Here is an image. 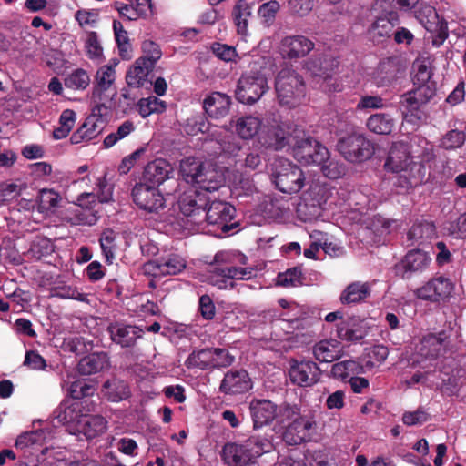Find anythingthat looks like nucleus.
Here are the masks:
<instances>
[{
	"label": "nucleus",
	"mask_w": 466,
	"mask_h": 466,
	"mask_svg": "<svg viewBox=\"0 0 466 466\" xmlns=\"http://www.w3.org/2000/svg\"><path fill=\"white\" fill-rule=\"evenodd\" d=\"M388 348L383 345H373L365 348L361 355L359 357V363L361 370L363 368L371 369L377 364L382 363L388 357Z\"/></svg>",
	"instance_id": "nucleus-35"
},
{
	"label": "nucleus",
	"mask_w": 466,
	"mask_h": 466,
	"mask_svg": "<svg viewBox=\"0 0 466 466\" xmlns=\"http://www.w3.org/2000/svg\"><path fill=\"white\" fill-rule=\"evenodd\" d=\"M223 174L213 165L204 163L198 176V180L193 184L192 188L199 189L203 192H214L218 190L224 184Z\"/></svg>",
	"instance_id": "nucleus-25"
},
{
	"label": "nucleus",
	"mask_w": 466,
	"mask_h": 466,
	"mask_svg": "<svg viewBox=\"0 0 466 466\" xmlns=\"http://www.w3.org/2000/svg\"><path fill=\"white\" fill-rule=\"evenodd\" d=\"M103 123L104 120L102 119V116L92 112V114L86 118L85 122L80 127L83 128L86 139L90 141L96 137L101 133Z\"/></svg>",
	"instance_id": "nucleus-54"
},
{
	"label": "nucleus",
	"mask_w": 466,
	"mask_h": 466,
	"mask_svg": "<svg viewBox=\"0 0 466 466\" xmlns=\"http://www.w3.org/2000/svg\"><path fill=\"white\" fill-rule=\"evenodd\" d=\"M98 89L97 86H95L92 92V100L96 103V106L93 107L92 112L99 114V116L103 115V110H107L111 106V101L113 97L116 95V91L114 87L106 88V89H99L98 93L96 91Z\"/></svg>",
	"instance_id": "nucleus-41"
},
{
	"label": "nucleus",
	"mask_w": 466,
	"mask_h": 466,
	"mask_svg": "<svg viewBox=\"0 0 466 466\" xmlns=\"http://www.w3.org/2000/svg\"><path fill=\"white\" fill-rule=\"evenodd\" d=\"M338 65L339 61L336 58L313 56L305 61L304 68L310 73L312 76L327 79L330 76L331 72Z\"/></svg>",
	"instance_id": "nucleus-29"
},
{
	"label": "nucleus",
	"mask_w": 466,
	"mask_h": 466,
	"mask_svg": "<svg viewBox=\"0 0 466 466\" xmlns=\"http://www.w3.org/2000/svg\"><path fill=\"white\" fill-rule=\"evenodd\" d=\"M315 47V43L303 35H290L282 38L280 53L283 58L298 60L307 56Z\"/></svg>",
	"instance_id": "nucleus-18"
},
{
	"label": "nucleus",
	"mask_w": 466,
	"mask_h": 466,
	"mask_svg": "<svg viewBox=\"0 0 466 466\" xmlns=\"http://www.w3.org/2000/svg\"><path fill=\"white\" fill-rule=\"evenodd\" d=\"M137 107L139 115L143 118H146L155 113H163L167 108V104L165 101L150 96L148 97L139 99L137 104Z\"/></svg>",
	"instance_id": "nucleus-43"
},
{
	"label": "nucleus",
	"mask_w": 466,
	"mask_h": 466,
	"mask_svg": "<svg viewBox=\"0 0 466 466\" xmlns=\"http://www.w3.org/2000/svg\"><path fill=\"white\" fill-rule=\"evenodd\" d=\"M275 90L279 105L289 108L298 106L306 97V85L302 76L289 67L282 68L278 73Z\"/></svg>",
	"instance_id": "nucleus-2"
},
{
	"label": "nucleus",
	"mask_w": 466,
	"mask_h": 466,
	"mask_svg": "<svg viewBox=\"0 0 466 466\" xmlns=\"http://www.w3.org/2000/svg\"><path fill=\"white\" fill-rule=\"evenodd\" d=\"M236 216V208L228 202L215 200L210 201L204 216V225L210 226L214 229H220L222 233H229L238 226V222H232Z\"/></svg>",
	"instance_id": "nucleus-9"
},
{
	"label": "nucleus",
	"mask_w": 466,
	"mask_h": 466,
	"mask_svg": "<svg viewBox=\"0 0 466 466\" xmlns=\"http://www.w3.org/2000/svg\"><path fill=\"white\" fill-rule=\"evenodd\" d=\"M213 364L211 347L194 350L185 361V365L187 369H198L201 370H212Z\"/></svg>",
	"instance_id": "nucleus-36"
},
{
	"label": "nucleus",
	"mask_w": 466,
	"mask_h": 466,
	"mask_svg": "<svg viewBox=\"0 0 466 466\" xmlns=\"http://www.w3.org/2000/svg\"><path fill=\"white\" fill-rule=\"evenodd\" d=\"M277 284L282 287H296L302 284V269L300 267H294L283 273H279Z\"/></svg>",
	"instance_id": "nucleus-57"
},
{
	"label": "nucleus",
	"mask_w": 466,
	"mask_h": 466,
	"mask_svg": "<svg viewBox=\"0 0 466 466\" xmlns=\"http://www.w3.org/2000/svg\"><path fill=\"white\" fill-rule=\"evenodd\" d=\"M95 390L94 386L86 380H76L68 387V394L75 400L92 396Z\"/></svg>",
	"instance_id": "nucleus-56"
},
{
	"label": "nucleus",
	"mask_w": 466,
	"mask_h": 466,
	"mask_svg": "<svg viewBox=\"0 0 466 466\" xmlns=\"http://www.w3.org/2000/svg\"><path fill=\"white\" fill-rule=\"evenodd\" d=\"M300 414L302 413L299 404L284 401L278 406V417L282 423L293 421Z\"/></svg>",
	"instance_id": "nucleus-60"
},
{
	"label": "nucleus",
	"mask_w": 466,
	"mask_h": 466,
	"mask_svg": "<svg viewBox=\"0 0 466 466\" xmlns=\"http://www.w3.org/2000/svg\"><path fill=\"white\" fill-rule=\"evenodd\" d=\"M289 374L292 384L299 387H309L319 380L321 370L317 363L312 360L298 361L293 360Z\"/></svg>",
	"instance_id": "nucleus-16"
},
{
	"label": "nucleus",
	"mask_w": 466,
	"mask_h": 466,
	"mask_svg": "<svg viewBox=\"0 0 466 466\" xmlns=\"http://www.w3.org/2000/svg\"><path fill=\"white\" fill-rule=\"evenodd\" d=\"M173 171V167L167 160L157 158L144 167L140 182L157 187L171 177Z\"/></svg>",
	"instance_id": "nucleus-24"
},
{
	"label": "nucleus",
	"mask_w": 466,
	"mask_h": 466,
	"mask_svg": "<svg viewBox=\"0 0 466 466\" xmlns=\"http://www.w3.org/2000/svg\"><path fill=\"white\" fill-rule=\"evenodd\" d=\"M376 282H351V303L365 301L371 295V287Z\"/></svg>",
	"instance_id": "nucleus-59"
},
{
	"label": "nucleus",
	"mask_w": 466,
	"mask_h": 466,
	"mask_svg": "<svg viewBox=\"0 0 466 466\" xmlns=\"http://www.w3.org/2000/svg\"><path fill=\"white\" fill-rule=\"evenodd\" d=\"M115 69L111 66H103L96 72V84L98 86L97 90H105L112 87V84L115 80ZM98 91H96V94Z\"/></svg>",
	"instance_id": "nucleus-61"
},
{
	"label": "nucleus",
	"mask_w": 466,
	"mask_h": 466,
	"mask_svg": "<svg viewBox=\"0 0 466 466\" xmlns=\"http://www.w3.org/2000/svg\"><path fill=\"white\" fill-rule=\"evenodd\" d=\"M46 431L43 430L26 431L20 434L15 446L22 451L25 466H38L46 461V454L49 451L48 447L44 446L46 441Z\"/></svg>",
	"instance_id": "nucleus-5"
},
{
	"label": "nucleus",
	"mask_w": 466,
	"mask_h": 466,
	"mask_svg": "<svg viewBox=\"0 0 466 466\" xmlns=\"http://www.w3.org/2000/svg\"><path fill=\"white\" fill-rule=\"evenodd\" d=\"M107 429V420L101 415H85L77 422V431L87 440L95 439Z\"/></svg>",
	"instance_id": "nucleus-30"
},
{
	"label": "nucleus",
	"mask_w": 466,
	"mask_h": 466,
	"mask_svg": "<svg viewBox=\"0 0 466 466\" xmlns=\"http://www.w3.org/2000/svg\"><path fill=\"white\" fill-rule=\"evenodd\" d=\"M163 276L176 275L186 268V261L178 255L171 254L165 258H159Z\"/></svg>",
	"instance_id": "nucleus-53"
},
{
	"label": "nucleus",
	"mask_w": 466,
	"mask_h": 466,
	"mask_svg": "<svg viewBox=\"0 0 466 466\" xmlns=\"http://www.w3.org/2000/svg\"><path fill=\"white\" fill-rule=\"evenodd\" d=\"M253 430L270 425L278 417V405L266 399H253L248 406Z\"/></svg>",
	"instance_id": "nucleus-19"
},
{
	"label": "nucleus",
	"mask_w": 466,
	"mask_h": 466,
	"mask_svg": "<svg viewBox=\"0 0 466 466\" xmlns=\"http://www.w3.org/2000/svg\"><path fill=\"white\" fill-rule=\"evenodd\" d=\"M466 142V133L458 129L447 131L440 139L439 147L446 151L461 148Z\"/></svg>",
	"instance_id": "nucleus-46"
},
{
	"label": "nucleus",
	"mask_w": 466,
	"mask_h": 466,
	"mask_svg": "<svg viewBox=\"0 0 466 466\" xmlns=\"http://www.w3.org/2000/svg\"><path fill=\"white\" fill-rule=\"evenodd\" d=\"M299 127L287 123L265 126L258 134V143L266 150L282 151L291 148Z\"/></svg>",
	"instance_id": "nucleus-6"
},
{
	"label": "nucleus",
	"mask_w": 466,
	"mask_h": 466,
	"mask_svg": "<svg viewBox=\"0 0 466 466\" xmlns=\"http://www.w3.org/2000/svg\"><path fill=\"white\" fill-rule=\"evenodd\" d=\"M54 251V245L52 241L46 237H36L31 243L28 250L33 258L37 260L47 257Z\"/></svg>",
	"instance_id": "nucleus-51"
},
{
	"label": "nucleus",
	"mask_w": 466,
	"mask_h": 466,
	"mask_svg": "<svg viewBox=\"0 0 466 466\" xmlns=\"http://www.w3.org/2000/svg\"><path fill=\"white\" fill-rule=\"evenodd\" d=\"M89 83V75L82 68L72 71L64 79L65 86L73 90H85Z\"/></svg>",
	"instance_id": "nucleus-48"
},
{
	"label": "nucleus",
	"mask_w": 466,
	"mask_h": 466,
	"mask_svg": "<svg viewBox=\"0 0 466 466\" xmlns=\"http://www.w3.org/2000/svg\"><path fill=\"white\" fill-rule=\"evenodd\" d=\"M110 365V358L106 352H93L78 361L77 371L81 375L96 374Z\"/></svg>",
	"instance_id": "nucleus-28"
},
{
	"label": "nucleus",
	"mask_w": 466,
	"mask_h": 466,
	"mask_svg": "<svg viewBox=\"0 0 466 466\" xmlns=\"http://www.w3.org/2000/svg\"><path fill=\"white\" fill-rule=\"evenodd\" d=\"M399 72L395 59L387 58L380 63L377 71V79L380 86H389L397 78Z\"/></svg>",
	"instance_id": "nucleus-45"
},
{
	"label": "nucleus",
	"mask_w": 466,
	"mask_h": 466,
	"mask_svg": "<svg viewBox=\"0 0 466 466\" xmlns=\"http://www.w3.org/2000/svg\"><path fill=\"white\" fill-rule=\"evenodd\" d=\"M313 355L319 362H332L342 355L341 343L335 339H324L313 347Z\"/></svg>",
	"instance_id": "nucleus-32"
},
{
	"label": "nucleus",
	"mask_w": 466,
	"mask_h": 466,
	"mask_svg": "<svg viewBox=\"0 0 466 466\" xmlns=\"http://www.w3.org/2000/svg\"><path fill=\"white\" fill-rule=\"evenodd\" d=\"M252 381L244 369L228 370L219 385V392L224 395H238L252 389Z\"/></svg>",
	"instance_id": "nucleus-20"
},
{
	"label": "nucleus",
	"mask_w": 466,
	"mask_h": 466,
	"mask_svg": "<svg viewBox=\"0 0 466 466\" xmlns=\"http://www.w3.org/2000/svg\"><path fill=\"white\" fill-rule=\"evenodd\" d=\"M60 200V195L54 189L44 188L39 192V206L45 210L57 207Z\"/></svg>",
	"instance_id": "nucleus-63"
},
{
	"label": "nucleus",
	"mask_w": 466,
	"mask_h": 466,
	"mask_svg": "<svg viewBox=\"0 0 466 466\" xmlns=\"http://www.w3.org/2000/svg\"><path fill=\"white\" fill-rule=\"evenodd\" d=\"M251 15V7L245 0H238L233 7L232 16L237 26L238 33L245 35L248 32V18Z\"/></svg>",
	"instance_id": "nucleus-39"
},
{
	"label": "nucleus",
	"mask_w": 466,
	"mask_h": 466,
	"mask_svg": "<svg viewBox=\"0 0 466 466\" xmlns=\"http://www.w3.org/2000/svg\"><path fill=\"white\" fill-rule=\"evenodd\" d=\"M273 449L270 439L252 435L246 440L226 442L221 450V459L227 466H252L257 460Z\"/></svg>",
	"instance_id": "nucleus-1"
},
{
	"label": "nucleus",
	"mask_w": 466,
	"mask_h": 466,
	"mask_svg": "<svg viewBox=\"0 0 466 466\" xmlns=\"http://www.w3.org/2000/svg\"><path fill=\"white\" fill-rule=\"evenodd\" d=\"M131 196L134 203L147 213L158 214L166 207V200L160 190L143 182L136 183Z\"/></svg>",
	"instance_id": "nucleus-11"
},
{
	"label": "nucleus",
	"mask_w": 466,
	"mask_h": 466,
	"mask_svg": "<svg viewBox=\"0 0 466 466\" xmlns=\"http://www.w3.org/2000/svg\"><path fill=\"white\" fill-rule=\"evenodd\" d=\"M116 238L117 234L110 228L105 229L100 236V247L107 264H112L115 259V254L117 249Z\"/></svg>",
	"instance_id": "nucleus-44"
},
{
	"label": "nucleus",
	"mask_w": 466,
	"mask_h": 466,
	"mask_svg": "<svg viewBox=\"0 0 466 466\" xmlns=\"http://www.w3.org/2000/svg\"><path fill=\"white\" fill-rule=\"evenodd\" d=\"M317 423L313 414L303 412L290 421L283 432V441L289 445H298L309 441Z\"/></svg>",
	"instance_id": "nucleus-12"
},
{
	"label": "nucleus",
	"mask_w": 466,
	"mask_h": 466,
	"mask_svg": "<svg viewBox=\"0 0 466 466\" xmlns=\"http://www.w3.org/2000/svg\"><path fill=\"white\" fill-rule=\"evenodd\" d=\"M431 262V256L420 249H411L401 259L397 269L401 271L402 279H410L415 273L426 270Z\"/></svg>",
	"instance_id": "nucleus-23"
},
{
	"label": "nucleus",
	"mask_w": 466,
	"mask_h": 466,
	"mask_svg": "<svg viewBox=\"0 0 466 466\" xmlns=\"http://www.w3.org/2000/svg\"><path fill=\"white\" fill-rule=\"evenodd\" d=\"M212 53L220 60L225 62H232L235 61L238 56V53L234 46L221 44V43H213L211 46Z\"/></svg>",
	"instance_id": "nucleus-64"
},
{
	"label": "nucleus",
	"mask_w": 466,
	"mask_h": 466,
	"mask_svg": "<svg viewBox=\"0 0 466 466\" xmlns=\"http://www.w3.org/2000/svg\"><path fill=\"white\" fill-rule=\"evenodd\" d=\"M213 370H221L230 367L235 362V356L223 348H212Z\"/></svg>",
	"instance_id": "nucleus-58"
},
{
	"label": "nucleus",
	"mask_w": 466,
	"mask_h": 466,
	"mask_svg": "<svg viewBox=\"0 0 466 466\" xmlns=\"http://www.w3.org/2000/svg\"><path fill=\"white\" fill-rule=\"evenodd\" d=\"M106 331L113 343L121 349L133 350L137 341L143 339L144 329L138 326L127 324L124 321H114L108 324Z\"/></svg>",
	"instance_id": "nucleus-13"
},
{
	"label": "nucleus",
	"mask_w": 466,
	"mask_h": 466,
	"mask_svg": "<svg viewBox=\"0 0 466 466\" xmlns=\"http://www.w3.org/2000/svg\"><path fill=\"white\" fill-rule=\"evenodd\" d=\"M381 14L377 16L371 25L370 34L377 41H382L384 38H390L393 35V28L400 22V15L397 9L380 7Z\"/></svg>",
	"instance_id": "nucleus-21"
},
{
	"label": "nucleus",
	"mask_w": 466,
	"mask_h": 466,
	"mask_svg": "<svg viewBox=\"0 0 466 466\" xmlns=\"http://www.w3.org/2000/svg\"><path fill=\"white\" fill-rule=\"evenodd\" d=\"M374 154V145L363 135L351 132V157L357 162L370 159Z\"/></svg>",
	"instance_id": "nucleus-34"
},
{
	"label": "nucleus",
	"mask_w": 466,
	"mask_h": 466,
	"mask_svg": "<svg viewBox=\"0 0 466 466\" xmlns=\"http://www.w3.org/2000/svg\"><path fill=\"white\" fill-rule=\"evenodd\" d=\"M203 162L196 157H186L180 161L179 174L183 180L193 186L198 180V173L203 166Z\"/></svg>",
	"instance_id": "nucleus-42"
},
{
	"label": "nucleus",
	"mask_w": 466,
	"mask_h": 466,
	"mask_svg": "<svg viewBox=\"0 0 466 466\" xmlns=\"http://www.w3.org/2000/svg\"><path fill=\"white\" fill-rule=\"evenodd\" d=\"M51 296L63 299H75L81 302H87V295L79 291L76 287L70 285H58L52 289Z\"/></svg>",
	"instance_id": "nucleus-49"
},
{
	"label": "nucleus",
	"mask_w": 466,
	"mask_h": 466,
	"mask_svg": "<svg viewBox=\"0 0 466 466\" xmlns=\"http://www.w3.org/2000/svg\"><path fill=\"white\" fill-rule=\"evenodd\" d=\"M272 179L276 187L286 194H295L305 185L302 169L286 158L277 159L273 165Z\"/></svg>",
	"instance_id": "nucleus-4"
},
{
	"label": "nucleus",
	"mask_w": 466,
	"mask_h": 466,
	"mask_svg": "<svg viewBox=\"0 0 466 466\" xmlns=\"http://www.w3.org/2000/svg\"><path fill=\"white\" fill-rule=\"evenodd\" d=\"M436 233L433 222L422 220L414 223L407 233V239L410 245H421L431 239Z\"/></svg>",
	"instance_id": "nucleus-33"
},
{
	"label": "nucleus",
	"mask_w": 466,
	"mask_h": 466,
	"mask_svg": "<svg viewBox=\"0 0 466 466\" xmlns=\"http://www.w3.org/2000/svg\"><path fill=\"white\" fill-rule=\"evenodd\" d=\"M436 94V86L424 85L404 93L400 98V106L403 113L417 116L420 106L427 104Z\"/></svg>",
	"instance_id": "nucleus-17"
},
{
	"label": "nucleus",
	"mask_w": 466,
	"mask_h": 466,
	"mask_svg": "<svg viewBox=\"0 0 466 466\" xmlns=\"http://www.w3.org/2000/svg\"><path fill=\"white\" fill-rule=\"evenodd\" d=\"M87 56L94 59H101L103 56V48L98 41V35L96 32L91 31L87 35V38L85 45Z\"/></svg>",
	"instance_id": "nucleus-62"
},
{
	"label": "nucleus",
	"mask_w": 466,
	"mask_h": 466,
	"mask_svg": "<svg viewBox=\"0 0 466 466\" xmlns=\"http://www.w3.org/2000/svg\"><path fill=\"white\" fill-rule=\"evenodd\" d=\"M423 166L421 164H412L408 173L400 175L395 182L396 187L409 190L416 187L421 183L424 174Z\"/></svg>",
	"instance_id": "nucleus-38"
},
{
	"label": "nucleus",
	"mask_w": 466,
	"mask_h": 466,
	"mask_svg": "<svg viewBox=\"0 0 466 466\" xmlns=\"http://www.w3.org/2000/svg\"><path fill=\"white\" fill-rule=\"evenodd\" d=\"M253 269L238 267L215 266L208 278V283L219 289H232L237 279H249Z\"/></svg>",
	"instance_id": "nucleus-14"
},
{
	"label": "nucleus",
	"mask_w": 466,
	"mask_h": 466,
	"mask_svg": "<svg viewBox=\"0 0 466 466\" xmlns=\"http://www.w3.org/2000/svg\"><path fill=\"white\" fill-rule=\"evenodd\" d=\"M415 17L429 32H433L439 25V15L431 5H424L415 10Z\"/></svg>",
	"instance_id": "nucleus-47"
},
{
	"label": "nucleus",
	"mask_w": 466,
	"mask_h": 466,
	"mask_svg": "<svg viewBox=\"0 0 466 466\" xmlns=\"http://www.w3.org/2000/svg\"><path fill=\"white\" fill-rule=\"evenodd\" d=\"M268 89V80L264 75L258 72L243 74L237 85L236 98L242 104L252 105Z\"/></svg>",
	"instance_id": "nucleus-10"
},
{
	"label": "nucleus",
	"mask_w": 466,
	"mask_h": 466,
	"mask_svg": "<svg viewBox=\"0 0 466 466\" xmlns=\"http://www.w3.org/2000/svg\"><path fill=\"white\" fill-rule=\"evenodd\" d=\"M261 128V121L258 117L245 116L237 119L235 131L242 139H250Z\"/></svg>",
	"instance_id": "nucleus-37"
},
{
	"label": "nucleus",
	"mask_w": 466,
	"mask_h": 466,
	"mask_svg": "<svg viewBox=\"0 0 466 466\" xmlns=\"http://www.w3.org/2000/svg\"><path fill=\"white\" fill-rule=\"evenodd\" d=\"M141 49L143 55L138 59H144L146 64L156 67L157 61L162 56L159 46L152 40H145L142 43Z\"/></svg>",
	"instance_id": "nucleus-55"
},
{
	"label": "nucleus",
	"mask_w": 466,
	"mask_h": 466,
	"mask_svg": "<svg viewBox=\"0 0 466 466\" xmlns=\"http://www.w3.org/2000/svg\"><path fill=\"white\" fill-rule=\"evenodd\" d=\"M79 403L75 402L68 405L62 402L55 410L54 416L62 424H67L75 421L78 418Z\"/></svg>",
	"instance_id": "nucleus-52"
},
{
	"label": "nucleus",
	"mask_w": 466,
	"mask_h": 466,
	"mask_svg": "<svg viewBox=\"0 0 466 466\" xmlns=\"http://www.w3.org/2000/svg\"><path fill=\"white\" fill-rule=\"evenodd\" d=\"M394 121L388 114L378 113L370 116L367 120V127L373 133L388 135L392 131Z\"/></svg>",
	"instance_id": "nucleus-40"
},
{
	"label": "nucleus",
	"mask_w": 466,
	"mask_h": 466,
	"mask_svg": "<svg viewBox=\"0 0 466 466\" xmlns=\"http://www.w3.org/2000/svg\"><path fill=\"white\" fill-rule=\"evenodd\" d=\"M230 105V96L221 92H212L203 101L205 113L213 119L225 117L229 112Z\"/></svg>",
	"instance_id": "nucleus-27"
},
{
	"label": "nucleus",
	"mask_w": 466,
	"mask_h": 466,
	"mask_svg": "<svg viewBox=\"0 0 466 466\" xmlns=\"http://www.w3.org/2000/svg\"><path fill=\"white\" fill-rule=\"evenodd\" d=\"M136 129L135 124L131 120H125L116 129V132H112L107 135L104 139V147L110 148L115 146L118 141L128 137Z\"/></svg>",
	"instance_id": "nucleus-50"
},
{
	"label": "nucleus",
	"mask_w": 466,
	"mask_h": 466,
	"mask_svg": "<svg viewBox=\"0 0 466 466\" xmlns=\"http://www.w3.org/2000/svg\"><path fill=\"white\" fill-rule=\"evenodd\" d=\"M210 203V198L206 192L197 188L185 190L178 198L177 205L180 213L187 218V221L204 228V216Z\"/></svg>",
	"instance_id": "nucleus-7"
},
{
	"label": "nucleus",
	"mask_w": 466,
	"mask_h": 466,
	"mask_svg": "<svg viewBox=\"0 0 466 466\" xmlns=\"http://www.w3.org/2000/svg\"><path fill=\"white\" fill-rule=\"evenodd\" d=\"M454 289L452 281L443 276L432 278L423 286L418 288L414 294L417 299L430 301L440 302L449 299Z\"/></svg>",
	"instance_id": "nucleus-15"
},
{
	"label": "nucleus",
	"mask_w": 466,
	"mask_h": 466,
	"mask_svg": "<svg viewBox=\"0 0 466 466\" xmlns=\"http://www.w3.org/2000/svg\"><path fill=\"white\" fill-rule=\"evenodd\" d=\"M104 397L111 402H119L130 397V388L127 382L117 377L106 380L101 389Z\"/></svg>",
	"instance_id": "nucleus-31"
},
{
	"label": "nucleus",
	"mask_w": 466,
	"mask_h": 466,
	"mask_svg": "<svg viewBox=\"0 0 466 466\" xmlns=\"http://www.w3.org/2000/svg\"><path fill=\"white\" fill-rule=\"evenodd\" d=\"M291 146L294 158L303 165H320L329 159L328 148L299 128Z\"/></svg>",
	"instance_id": "nucleus-3"
},
{
	"label": "nucleus",
	"mask_w": 466,
	"mask_h": 466,
	"mask_svg": "<svg viewBox=\"0 0 466 466\" xmlns=\"http://www.w3.org/2000/svg\"><path fill=\"white\" fill-rule=\"evenodd\" d=\"M412 164L418 163L411 160L408 145L403 142H396L392 144L389 151L384 167L393 173H408Z\"/></svg>",
	"instance_id": "nucleus-22"
},
{
	"label": "nucleus",
	"mask_w": 466,
	"mask_h": 466,
	"mask_svg": "<svg viewBox=\"0 0 466 466\" xmlns=\"http://www.w3.org/2000/svg\"><path fill=\"white\" fill-rule=\"evenodd\" d=\"M155 67L146 64L144 59H137L126 74V82L129 87L139 88L149 84L152 86Z\"/></svg>",
	"instance_id": "nucleus-26"
},
{
	"label": "nucleus",
	"mask_w": 466,
	"mask_h": 466,
	"mask_svg": "<svg viewBox=\"0 0 466 466\" xmlns=\"http://www.w3.org/2000/svg\"><path fill=\"white\" fill-rule=\"evenodd\" d=\"M397 228V220L376 215L366 225H357L354 233L365 246H374L384 243L385 238Z\"/></svg>",
	"instance_id": "nucleus-8"
}]
</instances>
